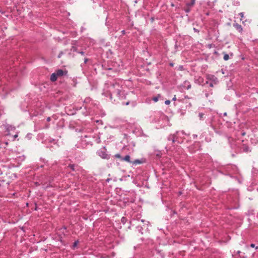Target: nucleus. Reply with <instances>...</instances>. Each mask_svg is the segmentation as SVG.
<instances>
[{
    "mask_svg": "<svg viewBox=\"0 0 258 258\" xmlns=\"http://www.w3.org/2000/svg\"><path fill=\"white\" fill-rule=\"evenodd\" d=\"M102 94L106 97H109L110 100H112V96L115 95L120 99L125 98V93L122 91V86L116 81L107 82L105 83Z\"/></svg>",
    "mask_w": 258,
    "mask_h": 258,
    "instance_id": "nucleus-1",
    "label": "nucleus"
},
{
    "mask_svg": "<svg viewBox=\"0 0 258 258\" xmlns=\"http://www.w3.org/2000/svg\"><path fill=\"white\" fill-rule=\"evenodd\" d=\"M183 135V132H177L174 134L170 135L167 139L169 141H171L172 144L177 143V144H181L183 142V138L180 137V135Z\"/></svg>",
    "mask_w": 258,
    "mask_h": 258,
    "instance_id": "nucleus-2",
    "label": "nucleus"
},
{
    "mask_svg": "<svg viewBox=\"0 0 258 258\" xmlns=\"http://www.w3.org/2000/svg\"><path fill=\"white\" fill-rule=\"evenodd\" d=\"M206 79L207 80V81H209V82L214 83L215 84H217L218 82L217 78L213 75H211V74L206 75Z\"/></svg>",
    "mask_w": 258,
    "mask_h": 258,
    "instance_id": "nucleus-3",
    "label": "nucleus"
},
{
    "mask_svg": "<svg viewBox=\"0 0 258 258\" xmlns=\"http://www.w3.org/2000/svg\"><path fill=\"white\" fill-rule=\"evenodd\" d=\"M97 154L104 159H108L110 157L104 150H99L97 152Z\"/></svg>",
    "mask_w": 258,
    "mask_h": 258,
    "instance_id": "nucleus-4",
    "label": "nucleus"
},
{
    "mask_svg": "<svg viewBox=\"0 0 258 258\" xmlns=\"http://www.w3.org/2000/svg\"><path fill=\"white\" fill-rule=\"evenodd\" d=\"M55 72L58 77H61L63 76H66L67 75V73H68L67 71H66V70L63 71L61 69L57 70Z\"/></svg>",
    "mask_w": 258,
    "mask_h": 258,
    "instance_id": "nucleus-5",
    "label": "nucleus"
},
{
    "mask_svg": "<svg viewBox=\"0 0 258 258\" xmlns=\"http://www.w3.org/2000/svg\"><path fill=\"white\" fill-rule=\"evenodd\" d=\"M233 27L240 33H242L243 31V28L242 26L238 23H234Z\"/></svg>",
    "mask_w": 258,
    "mask_h": 258,
    "instance_id": "nucleus-6",
    "label": "nucleus"
},
{
    "mask_svg": "<svg viewBox=\"0 0 258 258\" xmlns=\"http://www.w3.org/2000/svg\"><path fill=\"white\" fill-rule=\"evenodd\" d=\"M183 88L187 90L191 88V85L188 81H184L183 84Z\"/></svg>",
    "mask_w": 258,
    "mask_h": 258,
    "instance_id": "nucleus-7",
    "label": "nucleus"
},
{
    "mask_svg": "<svg viewBox=\"0 0 258 258\" xmlns=\"http://www.w3.org/2000/svg\"><path fill=\"white\" fill-rule=\"evenodd\" d=\"M57 78H58L57 76L56 75L55 72H54L51 74V75L50 76V80L52 82H55L57 80Z\"/></svg>",
    "mask_w": 258,
    "mask_h": 258,
    "instance_id": "nucleus-8",
    "label": "nucleus"
},
{
    "mask_svg": "<svg viewBox=\"0 0 258 258\" xmlns=\"http://www.w3.org/2000/svg\"><path fill=\"white\" fill-rule=\"evenodd\" d=\"M122 161H125L128 163H132V162L130 160V156L128 155H126L125 157L121 158Z\"/></svg>",
    "mask_w": 258,
    "mask_h": 258,
    "instance_id": "nucleus-9",
    "label": "nucleus"
},
{
    "mask_svg": "<svg viewBox=\"0 0 258 258\" xmlns=\"http://www.w3.org/2000/svg\"><path fill=\"white\" fill-rule=\"evenodd\" d=\"M195 82L199 85H202L204 83V79L202 77H199L198 79L195 80Z\"/></svg>",
    "mask_w": 258,
    "mask_h": 258,
    "instance_id": "nucleus-10",
    "label": "nucleus"
},
{
    "mask_svg": "<svg viewBox=\"0 0 258 258\" xmlns=\"http://www.w3.org/2000/svg\"><path fill=\"white\" fill-rule=\"evenodd\" d=\"M196 0H191L190 2L187 3L186 6L188 8H191L194 6L195 4Z\"/></svg>",
    "mask_w": 258,
    "mask_h": 258,
    "instance_id": "nucleus-11",
    "label": "nucleus"
},
{
    "mask_svg": "<svg viewBox=\"0 0 258 258\" xmlns=\"http://www.w3.org/2000/svg\"><path fill=\"white\" fill-rule=\"evenodd\" d=\"M161 97V95L160 94H158L156 96H155L153 98V100L155 102H156L159 100V98Z\"/></svg>",
    "mask_w": 258,
    "mask_h": 258,
    "instance_id": "nucleus-12",
    "label": "nucleus"
},
{
    "mask_svg": "<svg viewBox=\"0 0 258 258\" xmlns=\"http://www.w3.org/2000/svg\"><path fill=\"white\" fill-rule=\"evenodd\" d=\"M7 130L8 132H10L11 131H13L15 130V127L13 126L12 125H9L7 126Z\"/></svg>",
    "mask_w": 258,
    "mask_h": 258,
    "instance_id": "nucleus-13",
    "label": "nucleus"
},
{
    "mask_svg": "<svg viewBox=\"0 0 258 258\" xmlns=\"http://www.w3.org/2000/svg\"><path fill=\"white\" fill-rule=\"evenodd\" d=\"M242 149H243V151L245 152H248L249 151V148L247 146H245V145L243 146Z\"/></svg>",
    "mask_w": 258,
    "mask_h": 258,
    "instance_id": "nucleus-14",
    "label": "nucleus"
},
{
    "mask_svg": "<svg viewBox=\"0 0 258 258\" xmlns=\"http://www.w3.org/2000/svg\"><path fill=\"white\" fill-rule=\"evenodd\" d=\"M68 167L70 168L72 171H75V165L74 164H70Z\"/></svg>",
    "mask_w": 258,
    "mask_h": 258,
    "instance_id": "nucleus-15",
    "label": "nucleus"
},
{
    "mask_svg": "<svg viewBox=\"0 0 258 258\" xmlns=\"http://www.w3.org/2000/svg\"><path fill=\"white\" fill-rule=\"evenodd\" d=\"M229 58V56L228 54L227 53H224V57H223V59L224 60H228Z\"/></svg>",
    "mask_w": 258,
    "mask_h": 258,
    "instance_id": "nucleus-16",
    "label": "nucleus"
},
{
    "mask_svg": "<svg viewBox=\"0 0 258 258\" xmlns=\"http://www.w3.org/2000/svg\"><path fill=\"white\" fill-rule=\"evenodd\" d=\"M206 84H208L211 87H213L214 85H215L214 83L209 82V81H206Z\"/></svg>",
    "mask_w": 258,
    "mask_h": 258,
    "instance_id": "nucleus-17",
    "label": "nucleus"
},
{
    "mask_svg": "<svg viewBox=\"0 0 258 258\" xmlns=\"http://www.w3.org/2000/svg\"><path fill=\"white\" fill-rule=\"evenodd\" d=\"M95 141L96 143L97 144L100 143V142H101L100 137H97Z\"/></svg>",
    "mask_w": 258,
    "mask_h": 258,
    "instance_id": "nucleus-18",
    "label": "nucleus"
},
{
    "mask_svg": "<svg viewBox=\"0 0 258 258\" xmlns=\"http://www.w3.org/2000/svg\"><path fill=\"white\" fill-rule=\"evenodd\" d=\"M141 163V161L139 159H137L133 162V163L134 164H140Z\"/></svg>",
    "mask_w": 258,
    "mask_h": 258,
    "instance_id": "nucleus-19",
    "label": "nucleus"
},
{
    "mask_svg": "<svg viewBox=\"0 0 258 258\" xmlns=\"http://www.w3.org/2000/svg\"><path fill=\"white\" fill-rule=\"evenodd\" d=\"M114 157L115 158H119L120 159V160H121V158H122V157L121 156V155L119 154H116L114 155Z\"/></svg>",
    "mask_w": 258,
    "mask_h": 258,
    "instance_id": "nucleus-20",
    "label": "nucleus"
},
{
    "mask_svg": "<svg viewBox=\"0 0 258 258\" xmlns=\"http://www.w3.org/2000/svg\"><path fill=\"white\" fill-rule=\"evenodd\" d=\"M239 15L240 16V17H241V19H240V20H241L242 19V18H243L244 14H243V13L241 12V13H240L239 14Z\"/></svg>",
    "mask_w": 258,
    "mask_h": 258,
    "instance_id": "nucleus-21",
    "label": "nucleus"
},
{
    "mask_svg": "<svg viewBox=\"0 0 258 258\" xmlns=\"http://www.w3.org/2000/svg\"><path fill=\"white\" fill-rule=\"evenodd\" d=\"M170 100H166L165 101V104L166 105H169V104H170Z\"/></svg>",
    "mask_w": 258,
    "mask_h": 258,
    "instance_id": "nucleus-22",
    "label": "nucleus"
},
{
    "mask_svg": "<svg viewBox=\"0 0 258 258\" xmlns=\"http://www.w3.org/2000/svg\"><path fill=\"white\" fill-rule=\"evenodd\" d=\"M190 11V8H188H188L185 9V11L186 13H188V12H189Z\"/></svg>",
    "mask_w": 258,
    "mask_h": 258,
    "instance_id": "nucleus-23",
    "label": "nucleus"
},
{
    "mask_svg": "<svg viewBox=\"0 0 258 258\" xmlns=\"http://www.w3.org/2000/svg\"><path fill=\"white\" fill-rule=\"evenodd\" d=\"M141 136H144V137H148V136H147L146 135H145V134L143 133V132L142 131L141 132Z\"/></svg>",
    "mask_w": 258,
    "mask_h": 258,
    "instance_id": "nucleus-24",
    "label": "nucleus"
},
{
    "mask_svg": "<svg viewBox=\"0 0 258 258\" xmlns=\"http://www.w3.org/2000/svg\"><path fill=\"white\" fill-rule=\"evenodd\" d=\"M78 53H80L81 55H84L85 54V52L84 51H79Z\"/></svg>",
    "mask_w": 258,
    "mask_h": 258,
    "instance_id": "nucleus-25",
    "label": "nucleus"
},
{
    "mask_svg": "<svg viewBox=\"0 0 258 258\" xmlns=\"http://www.w3.org/2000/svg\"><path fill=\"white\" fill-rule=\"evenodd\" d=\"M62 52H60L59 53V54H58V58H60V57H61V56L62 55Z\"/></svg>",
    "mask_w": 258,
    "mask_h": 258,
    "instance_id": "nucleus-26",
    "label": "nucleus"
},
{
    "mask_svg": "<svg viewBox=\"0 0 258 258\" xmlns=\"http://www.w3.org/2000/svg\"><path fill=\"white\" fill-rule=\"evenodd\" d=\"M78 244V241H75L74 243V244H73V246L75 247Z\"/></svg>",
    "mask_w": 258,
    "mask_h": 258,
    "instance_id": "nucleus-27",
    "label": "nucleus"
},
{
    "mask_svg": "<svg viewBox=\"0 0 258 258\" xmlns=\"http://www.w3.org/2000/svg\"><path fill=\"white\" fill-rule=\"evenodd\" d=\"M250 247H255V244H253V243H251L250 245Z\"/></svg>",
    "mask_w": 258,
    "mask_h": 258,
    "instance_id": "nucleus-28",
    "label": "nucleus"
},
{
    "mask_svg": "<svg viewBox=\"0 0 258 258\" xmlns=\"http://www.w3.org/2000/svg\"><path fill=\"white\" fill-rule=\"evenodd\" d=\"M203 116V113H199V116H200L201 119L202 118Z\"/></svg>",
    "mask_w": 258,
    "mask_h": 258,
    "instance_id": "nucleus-29",
    "label": "nucleus"
},
{
    "mask_svg": "<svg viewBox=\"0 0 258 258\" xmlns=\"http://www.w3.org/2000/svg\"><path fill=\"white\" fill-rule=\"evenodd\" d=\"M194 31L195 32H199V30L198 29H197L196 28H194Z\"/></svg>",
    "mask_w": 258,
    "mask_h": 258,
    "instance_id": "nucleus-30",
    "label": "nucleus"
},
{
    "mask_svg": "<svg viewBox=\"0 0 258 258\" xmlns=\"http://www.w3.org/2000/svg\"><path fill=\"white\" fill-rule=\"evenodd\" d=\"M18 134H16V135H15L14 136V139H16V138H17V137H18Z\"/></svg>",
    "mask_w": 258,
    "mask_h": 258,
    "instance_id": "nucleus-31",
    "label": "nucleus"
},
{
    "mask_svg": "<svg viewBox=\"0 0 258 258\" xmlns=\"http://www.w3.org/2000/svg\"><path fill=\"white\" fill-rule=\"evenodd\" d=\"M51 120V118L50 117H48L47 118V121H49Z\"/></svg>",
    "mask_w": 258,
    "mask_h": 258,
    "instance_id": "nucleus-32",
    "label": "nucleus"
},
{
    "mask_svg": "<svg viewBox=\"0 0 258 258\" xmlns=\"http://www.w3.org/2000/svg\"><path fill=\"white\" fill-rule=\"evenodd\" d=\"M176 100V96H174V97L172 98V100L173 101H175Z\"/></svg>",
    "mask_w": 258,
    "mask_h": 258,
    "instance_id": "nucleus-33",
    "label": "nucleus"
},
{
    "mask_svg": "<svg viewBox=\"0 0 258 258\" xmlns=\"http://www.w3.org/2000/svg\"><path fill=\"white\" fill-rule=\"evenodd\" d=\"M87 61H88V59L87 58H86L84 59V63H86L87 62Z\"/></svg>",
    "mask_w": 258,
    "mask_h": 258,
    "instance_id": "nucleus-34",
    "label": "nucleus"
},
{
    "mask_svg": "<svg viewBox=\"0 0 258 258\" xmlns=\"http://www.w3.org/2000/svg\"><path fill=\"white\" fill-rule=\"evenodd\" d=\"M240 253V251L238 250L237 251V254H239Z\"/></svg>",
    "mask_w": 258,
    "mask_h": 258,
    "instance_id": "nucleus-35",
    "label": "nucleus"
},
{
    "mask_svg": "<svg viewBox=\"0 0 258 258\" xmlns=\"http://www.w3.org/2000/svg\"><path fill=\"white\" fill-rule=\"evenodd\" d=\"M128 104H129V102H126V103H125V105H128Z\"/></svg>",
    "mask_w": 258,
    "mask_h": 258,
    "instance_id": "nucleus-36",
    "label": "nucleus"
},
{
    "mask_svg": "<svg viewBox=\"0 0 258 258\" xmlns=\"http://www.w3.org/2000/svg\"><path fill=\"white\" fill-rule=\"evenodd\" d=\"M121 32H122V33L124 34V32H125V31H124V30H122V31H121Z\"/></svg>",
    "mask_w": 258,
    "mask_h": 258,
    "instance_id": "nucleus-37",
    "label": "nucleus"
},
{
    "mask_svg": "<svg viewBox=\"0 0 258 258\" xmlns=\"http://www.w3.org/2000/svg\"><path fill=\"white\" fill-rule=\"evenodd\" d=\"M255 249H258V246L255 247Z\"/></svg>",
    "mask_w": 258,
    "mask_h": 258,
    "instance_id": "nucleus-38",
    "label": "nucleus"
},
{
    "mask_svg": "<svg viewBox=\"0 0 258 258\" xmlns=\"http://www.w3.org/2000/svg\"><path fill=\"white\" fill-rule=\"evenodd\" d=\"M108 70H112V69L111 68H108Z\"/></svg>",
    "mask_w": 258,
    "mask_h": 258,
    "instance_id": "nucleus-39",
    "label": "nucleus"
},
{
    "mask_svg": "<svg viewBox=\"0 0 258 258\" xmlns=\"http://www.w3.org/2000/svg\"><path fill=\"white\" fill-rule=\"evenodd\" d=\"M227 115V113L225 112L224 113V115L226 116Z\"/></svg>",
    "mask_w": 258,
    "mask_h": 258,
    "instance_id": "nucleus-40",
    "label": "nucleus"
},
{
    "mask_svg": "<svg viewBox=\"0 0 258 258\" xmlns=\"http://www.w3.org/2000/svg\"><path fill=\"white\" fill-rule=\"evenodd\" d=\"M197 137V135H196V136H194V138H195V137Z\"/></svg>",
    "mask_w": 258,
    "mask_h": 258,
    "instance_id": "nucleus-41",
    "label": "nucleus"
},
{
    "mask_svg": "<svg viewBox=\"0 0 258 258\" xmlns=\"http://www.w3.org/2000/svg\"><path fill=\"white\" fill-rule=\"evenodd\" d=\"M197 137V135H196V136H194V138H195V137Z\"/></svg>",
    "mask_w": 258,
    "mask_h": 258,
    "instance_id": "nucleus-42",
    "label": "nucleus"
},
{
    "mask_svg": "<svg viewBox=\"0 0 258 258\" xmlns=\"http://www.w3.org/2000/svg\"><path fill=\"white\" fill-rule=\"evenodd\" d=\"M197 137V135H196V136H194V138H195V137Z\"/></svg>",
    "mask_w": 258,
    "mask_h": 258,
    "instance_id": "nucleus-43",
    "label": "nucleus"
},
{
    "mask_svg": "<svg viewBox=\"0 0 258 258\" xmlns=\"http://www.w3.org/2000/svg\"><path fill=\"white\" fill-rule=\"evenodd\" d=\"M96 122H99V120H96Z\"/></svg>",
    "mask_w": 258,
    "mask_h": 258,
    "instance_id": "nucleus-44",
    "label": "nucleus"
}]
</instances>
